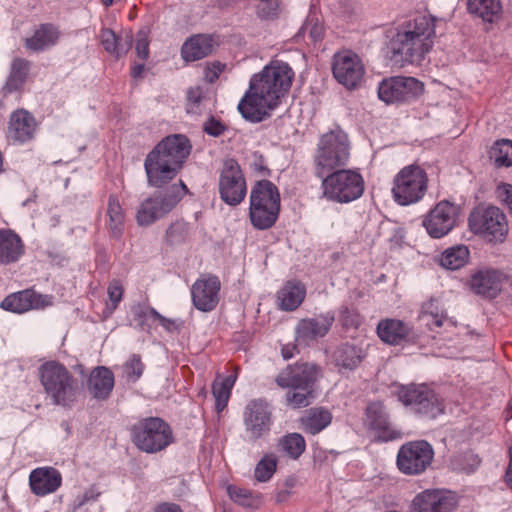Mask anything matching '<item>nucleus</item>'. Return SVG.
<instances>
[{
  "instance_id": "obj_5",
  "label": "nucleus",
  "mask_w": 512,
  "mask_h": 512,
  "mask_svg": "<svg viewBox=\"0 0 512 512\" xmlns=\"http://www.w3.org/2000/svg\"><path fill=\"white\" fill-rule=\"evenodd\" d=\"M351 159V143L342 130H330L320 136L312 164L318 178L348 166Z\"/></svg>"
},
{
  "instance_id": "obj_56",
  "label": "nucleus",
  "mask_w": 512,
  "mask_h": 512,
  "mask_svg": "<svg viewBox=\"0 0 512 512\" xmlns=\"http://www.w3.org/2000/svg\"><path fill=\"white\" fill-rule=\"evenodd\" d=\"M226 130V126L214 117L209 118L204 124V131L214 137L222 135Z\"/></svg>"
},
{
  "instance_id": "obj_31",
  "label": "nucleus",
  "mask_w": 512,
  "mask_h": 512,
  "mask_svg": "<svg viewBox=\"0 0 512 512\" xmlns=\"http://www.w3.org/2000/svg\"><path fill=\"white\" fill-rule=\"evenodd\" d=\"M227 370L230 373L227 377L221 378L218 374L212 384V394L215 399V410L218 414L223 412L228 405L232 388L238 378L240 367L238 365L228 363Z\"/></svg>"
},
{
  "instance_id": "obj_42",
  "label": "nucleus",
  "mask_w": 512,
  "mask_h": 512,
  "mask_svg": "<svg viewBox=\"0 0 512 512\" xmlns=\"http://www.w3.org/2000/svg\"><path fill=\"white\" fill-rule=\"evenodd\" d=\"M470 257L469 249L466 245L459 244L446 249L440 257V265L449 270L462 268Z\"/></svg>"
},
{
  "instance_id": "obj_47",
  "label": "nucleus",
  "mask_w": 512,
  "mask_h": 512,
  "mask_svg": "<svg viewBox=\"0 0 512 512\" xmlns=\"http://www.w3.org/2000/svg\"><path fill=\"white\" fill-rule=\"evenodd\" d=\"M277 457L272 454H265L262 459L257 463L254 471V476L259 482L268 481L277 469Z\"/></svg>"
},
{
  "instance_id": "obj_11",
  "label": "nucleus",
  "mask_w": 512,
  "mask_h": 512,
  "mask_svg": "<svg viewBox=\"0 0 512 512\" xmlns=\"http://www.w3.org/2000/svg\"><path fill=\"white\" fill-rule=\"evenodd\" d=\"M435 452L426 440H412L402 444L396 455L398 471L409 477L425 474L434 462Z\"/></svg>"
},
{
  "instance_id": "obj_48",
  "label": "nucleus",
  "mask_w": 512,
  "mask_h": 512,
  "mask_svg": "<svg viewBox=\"0 0 512 512\" xmlns=\"http://www.w3.org/2000/svg\"><path fill=\"white\" fill-rule=\"evenodd\" d=\"M100 41L105 51L115 59H119L126 52L121 47V38L109 28H103L101 30Z\"/></svg>"
},
{
  "instance_id": "obj_51",
  "label": "nucleus",
  "mask_w": 512,
  "mask_h": 512,
  "mask_svg": "<svg viewBox=\"0 0 512 512\" xmlns=\"http://www.w3.org/2000/svg\"><path fill=\"white\" fill-rule=\"evenodd\" d=\"M124 373L129 380L136 381L143 373L144 365L139 355H133L123 366Z\"/></svg>"
},
{
  "instance_id": "obj_12",
  "label": "nucleus",
  "mask_w": 512,
  "mask_h": 512,
  "mask_svg": "<svg viewBox=\"0 0 512 512\" xmlns=\"http://www.w3.org/2000/svg\"><path fill=\"white\" fill-rule=\"evenodd\" d=\"M396 395L405 406L427 419H435L444 413L445 405L442 399L426 384L401 385Z\"/></svg>"
},
{
  "instance_id": "obj_24",
  "label": "nucleus",
  "mask_w": 512,
  "mask_h": 512,
  "mask_svg": "<svg viewBox=\"0 0 512 512\" xmlns=\"http://www.w3.org/2000/svg\"><path fill=\"white\" fill-rule=\"evenodd\" d=\"M52 305V297L36 292L32 288L7 295L0 307L6 311L23 314L30 310H40Z\"/></svg>"
},
{
  "instance_id": "obj_54",
  "label": "nucleus",
  "mask_w": 512,
  "mask_h": 512,
  "mask_svg": "<svg viewBox=\"0 0 512 512\" xmlns=\"http://www.w3.org/2000/svg\"><path fill=\"white\" fill-rule=\"evenodd\" d=\"M497 197L512 216V185L503 183L497 187Z\"/></svg>"
},
{
  "instance_id": "obj_43",
  "label": "nucleus",
  "mask_w": 512,
  "mask_h": 512,
  "mask_svg": "<svg viewBox=\"0 0 512 512\" xmlns=\"http://www.w3.org/2000/svg\"><path fill=\"white\" fill-rule=\"evenodd\" d=\"M278 448L289 459L298 460L306 450V441L300 433H288L279 439Z\"/></svg>"
},
{
  "instance_id": "obj_13",
  "label": "nucleus",
  "mask_w": 512,
  "mask_h": 512,
  "mask_svg": "<svg viewBox=\"0 0 512 512\" xmlns=\"http://www.w3.org/2000/svg\"><path fill=\"white\" fill-rule=\"evenodd\" d=\"M363 426L374 442L386 443L402 438L403 433L391 421L383 401H370L363 414Z\"/></svg>"
},
{
  "instance_id": "obj_44",
  "label": "nucleus",
  "mask_w": 512,
  "mask_h": 512,
  "mask_svg": "<svg viewBox=\"0 0 512 512\" xmlns=\"http://www.w3.org/2000/svg\"><path fill=\"white\" fill-rule=\"evenodd\" d=\"M470 13L492 22L498 18L502 11L500 0H468Z\"/></svg>"
},
{
  "instance_id": "obj_23",
  "label": "nucleus",
  "mask_w": 512,
  "mask_h": 512,
  "mask_svg": "<svg viewBox=\"0 0 512 512\" xmlns=\"http://www.w3.org/2000/svg\"><path fill=\"white\" fill-rule=\"evenodd\" d=\"M174 192L157 193L145 199L136 214L139 225L148 226L168 214L179 202Z\"/></svg>"
},
{
  "instance_id": "obj_46",
  "label": "nucleus",
  "mask_w": 512,
  "mask_h": 512,
  "mask_svg": "<svg viewBox=\"0 0 512 512\" xmlns=\"http://www.w3.org/2000/svg\"><path fill=\"white\" fill-rule=\"evenodd\" d=\"M301 34L313 43L321 42L325 35L323 22L317 15H309L301 28Z\"/></svg>"
},
{
  "instance_id": "obj_22",
  "label": "nucleus",
  "mask_w": 512,
  "mask_h": 512,
  "mask_svg": "<svg viewBox=\"0 0 512 512\" xmlns=\"http://www.w3.org/2000/svg\"><path fill=\"white\" fill-rule=\"evenodd\" d=\"M459 210L453 203L443 200L426 215L423 225L433 238H441L454 227Z\"/></svg>"
},
{
  "instance_id": "obj_32",
  "label": "nucleus",
  "mask_w": 512,
  "mask_h": 512,
  "mask_svg": "<svg viewBox=\"0 0 512 512\" xmlns=\"http://www.w3.org/2000/svg\"><path fill=\"white\" fill-rule=\"evenodd\" d=\"M24 253L25 246L20 236L11 229H0V265L19 261Z\"/></svg>"
},
{
  "instance_id": "obj_40",
  "label": "nucleus",
  "mask_w": 512,
  "mask_h": 512,
  "mask_svg": "<svg viewBox=\"0 0 512 512\" xmlns=\"http://www.w3.org/2000/svg\"><path fill=\"white\" fill-rule=\"evenodd\" d=\"M400 33H407L418 37H435L434 18L430 15L417 14L404 24Z\"/></svg>"
},
{
  "instance_id": "obj_49",
  "label": "nucleus",
  "mask_w": 512,
  "mask_h": 512,
  "mask_svg": "<svg viewBox=\"0 0 512 512\" xmlns=\"http://www.w3.org/2000/svg\"><path fill=\"white\" fill-rule=\"evenodd\" d=\"M451 464L455 470L470 473L479 466L480 458L472 450H467L455 455Z\"/></svg>"
},
{
  "instance_id": "obj_10",
  "label": "nucleus",
  "mask_w": 512,
  "mask_h": 512,
  "mask_svg": "<svg viewBox=\"0 0 512 512\" xmlns=\"http://www.w3.org/2000/svg\"><path fill=\"white\" fill-rule=\"evenodd\" d=\"M321 183L323 197L337 203H349L360 198L365 181L357 169L345 167L324 176Z\"/></svg>"
},
{
  "instance_id": "obj_9",
  "label": "nucleus",
  "mask_w": 512,
  "mask_h": 512,
  "mask_svg": "<svg viewBox=\"0 0 512 512\" xmlns=\"http://www.w3.org/2000/svg\"><path fill=\"white\" fill-rule=\"evenodd\" d=\"M132 443L140 451L155 454L174 441L171 426L159 417L140 419L130 429Z\"/></svg>"
},
{
  "instance_id": "obj_57",
  "label": "nucleus",
  "mask_w": 512,
  "mask_h": 512,
  "mask_svg": "<svg viewBox=\"0 0 512 512\" xmlns=\"http://www.w3.org/2000/svg\"><path fill=\"white\" fill-rule=\"evenodd\" d=\"M295 487V481L293 479H289L284 483V487L279 489L275 494V502L283 503L286 502L291 495L294 493L293 489Z\"/></svg>"
},
{
  "instance_id": "obj_30",
  "label": "nucleus",
  "mask_w": 512,
  "mask_h": 512,
  "mask_svg": "<svg viewBox=\"0 0 512 512\" xmlns=\"http://www.w3.org/2000/svg\"><path fill=\"white\" fill-rule=\"evenodd\" d=\"M418 320L421 326L427 327L431 332V334L426 335V338L434 340L447 321V314L440 302L431 298L422 304Z\"/></svg>"
},
{
  "instance_id": "obj_21",
  "label": "nucleus",
  "mask_w": 512,
  "mask_h": 512,
  "mask_svg": "<svg viewBox=\"0 0 512 512\" xmlns=\"http://www.w3.org/2000/svg\"><path fill=\"white\" fill-rule=\"evenodd\" d=\"M244 425L252 441L268 435L272 425L269 404L263 399L251 400L244 410Z\"/></svg>"
},
{
  "instance_id": "obj_8",
  "label": "nucleus",
  "mask_w": 512,
  "mask_h": 512,
  "mask_svg": "<svg viewBox=\"0 0 512 512\" xmlns=\"http://www.w3.org/2000/svg\"><path fill=\"white\" fill-rule=\"evenodd\" d=\"M468 228L489 243H503L509 227L505 213L496 206L479 204L468 216Z\"/></svg>"
},
{
  "instance_id": "obj_61",
  "label": "nucleus",
  "mask_w": 512,
  "mask_h": 512,
  "mask_svg": "<svg viewBox=\"0 0 512 512\" xmlns=\"http://www.w3.org/2000/svg\"><path fill=\"white\" fill-rule=\"evenodd\" d=\"M298 353H299V349H298L297 344H295V343L285 344L281 348V355L285 360H289V359L293 358Z\"/></svg>"
},
{
  "instance_id": "obj_38",
  "label": "nucleus",
  "mask_w": 512,
  "mask_h": 512,
  "mask_svg": "<svg viewBox=\"0 0 512 512\" xmlns=\"http://www.w3.org/2000/svg\"><path fill=\"white\" fill-rule=\"evenodd\" d=\"M106 216V225L110 236L113 238L121 237L125 227V212L115 194H111L108 198Z\"/></svg>"
},
{
  "instance_id": "obj_17",
  "label": "nucleus",
  "mask_w": 512,
  "mask_h": 512,
  "mask_svg": "<svg viewBox=\"0 0 512 512\" xmlns=\"http://www.w3.org/2000/svg\"><path fill=\"white\" fill-rule=\"evenodd\" d=\"M331 70L335 80L348 90L358 88L365 75V66L360 56L349 49L336 52L332 57Z\"/></svg>"
},
{
  "instance_id": "obj_53",
  "label": "nucleus",
  "mask_w": 512,
  "mask_h": 512,
  "mask_svg": "<svg viewBox=\"0 0 512 512\" xmlns=\"http://www.w3.org/2000/svg\"><path fill=\"white\" fill-rule=\"evenodd\" d=\"M225 68L226 64L220 61L208 62L204 69L205 81L211 84L216 82Z\"/></svg>"
},
{
  "instance_id": "obj_36",
  "label": "nucleus",
  "mask_w": 512,
  "mask_h": 512,
  "mask_svg": "<svg viewBox=\"0 0 512 512\" xmlns=\"http://www.w3.org/2000/svg\"><path fill=\"white\" fill-rule=\"evenodd\" d=\"M306 297V287L300 281H287L278 291L279 308L284 311L296 310Z\"/></svg>"
},
{
  "instance_id": "obj_34",
  "label": "nucleus",
  "mask_w": 512,
  "mask_h": 512,
  "mask_svg": "<svg viewBox=\"0 0 512 512\" xmlns=\"http://www.w3.org/2000/svg\"><path fill=\"white\" fill-rule=\"evenodd\" d=\"M332 420L333 415L330 410L324 407H313L299 418V425L304 433L314 436L326 429Z\"/></svg>"
},
{
  "instance_id": "obj_15",
  "label": "nucleus",
  "mask_w": 512,
  "mask_h": 512,
  "mask_svg": "<svg viewBox=\"0 0 512 512\" xmlns=\"http://www.w3.org/2000/svg\"><path fill=\"white\" fill-rule=\"evenodd\" d=\"M433 39L398 32L391 42V61L398 67L419 64L432 49Z\"/></svg>"
},
{
  "instance_id": "obj_35",
  "label": "nucleus",
  "mask_w": 512,
  "mask_h": 512,
  "mask_svg": "<svg viewBox=\"0 0 512 512\" xmlns=\"http://www.w3.org/2000/svg\"><path fill=\"white\" fill-rule=\"evenodd\" d=\"M60 33L51 23L40 24L31 37L24 39L25 48L31 52L43 51L58 42Z\"/></svg>"
},
{
  "instance_id": "obj_28",
  "label": "nucleus",
  "mask_w": 512,
  "mask_h": 512,
  "mask_svg": "<svg viewBox=\"0 0 512 512\" xmlns=\"http://www.w3.org/2000/svg\"><path fill=\"white\" fill-rule=\"evenodd\" d=\"M38 127L35 117L27 110H15L9 119L8 137L14 142L25 143L34 138Z\"/></svg>"
},
{
  "instance_id": "obj_1",
  "label": "nucleus",
  "mask_w": 512,
  "mask_h": 512,
  "mask_svg": "<svg viewBox=\"0 0 512 512\" xmlns=\"http://www.w3.org/2000/svg\"><path fill=\"white\" fill-rule=\"evenodd\" d=\"M293 79L294 71L287 63L272 60L251 77L249 88L238 104L242 117L253 123L270 117L271 111L288 94Z\"/></svg>"
},
{
  "instance_id": "obj_60",
  "label": "nucleus",
  "mask_w": 512,
  "mask_h": 512,
  "mask_svg": "<svg viewBox=\"0 0 512 512\" xmlns=\"http://www.w3.org/2000/svg\"><path fill=\"white\" fill-rule=\"evenodd\" d=\"M253 171L258 175L267 177L270 176V169L265 165L262 156H258L256 161L253 163Z\"/></svg>"
},
{
  "instance_id": "obj_19",
  "label": "nucleus",
  "mask_w": 512,
  "mask_h": 512,
  "mask_svg": "<svg viewBox=\"0 0 512 512\" xmlns=\"http://www.w3.org/2000/svg\"><path fill=\"white\" fill-rule=\"evenodd\" d=\"M458 505L456 493L444 489H426L414 496L410 512H454Z\"/></svg>"
},
{
  "instance_id": "obj_20",
  "label": "nucleus",
  "mask_w": 512,
  "mask_h": 512,
  "mask_svg": "<svg viewBox=\"0 0 512 512\" xmlns=\"http://www.w3.org/2000/svg\"><path fill=\"white\" fill-rule=\"evenodd\" d=\"M221 281L213 274H202L191 286L193 306L201 312L215 310L220 302Z\"/></svg>"
},
{
  "instance_id": "obj_25",
  "label": "nucleus",
  "mask_w": 512,
  "mask_h": 512,
  "mask_svg": "<svg viewBox=\"0 0 512 512\" xmlns=\"http://www.w3.org/2000/svg\"><path fill=\"white\" fill-rule=\"evenodd\" d=\"M32 62L27 58L15 56L12 58L8 76L1 88V95L7 98L12 94H17L21 99L25 91V86L31 78Z\"/></svg>"
},
{
  "instance_id": "obj_39",
  "label": "nucleus",
  "mask_w": 512,
  "mask_h": 512,
  "mask_svg": "<svg viewBox=\"0 0 512 512\" xmlns=\"http://www.w3.org/2000/svg\"><path fill=\"white\" fill-rule=\"evenodd\" d=\"M333 358L335 366L339 371H352L360 365L364 355L361 348L349 343H344L335 350Z\"/></svg>"
},
{
  "instance_id": "obj_52",
  "label": "nucleus",
  "mask_w": 512,
  "mask_h": 512,
  "mask_svg": "<svg viewBox=\"0 0 512 512\" xmlns=\"http://www.w3.org/2000/svg\"><path fill=\"white\" fill-rule=\"evenodd\" d=\"M339 317L343 327L347 329L357 328L360 325V315L356 310L343 307L340 310Z\"/></svg>"
},
{
  "instance_id": "obj_55",
  "label": "nucleus",
  "mask_w": 512,
  "mask_h": 512,
  "mask_svg": "<svg viewBox=\"0 0 512 512\" xmlns=\"http://www.w3.org/2000/svg\"><path fill=\"white\" fill-rule=\"evenodd\" d=\"M143 315L149 319L158 321L160 325H162L166 330L170 332L178 328L174 320L165 318L153 308H150L147 311L143 312Z\"/></svg>"
},
{
  "instance_id": "obj_37",
  "label": "nucleus",
  "mask_w": 512,
  "mask_h": 512,
  "mask_svg": "<svg viewBox=\"0 0 512 512\" xmlns=\"http://www.w3.org/2000/svg\"><path fill=\"white\" fill-rule=\"evenodd\" d=\"M87 386L94 398L106 399L114 387V375L106 367H97L90 373Z\"/></svg>"
},
{
  "instance_id": "obj_14",
  "label": "nucleus",
  "mask_w": 512,
  "mask_h": 512,
  "mask_svg": "<svg viewBox=\"0 0 512 512\" xmlns=\"http://www.w3.org/2000/svg\"><path fill=\"white\" fill-rule=\"evenodd\" d=\"M218 191L221 200L229 206H237L245 199L247 182L237 160L230 158L224 161L219 173Z\"/></svg>"
},
{
  "instance_id": "obj_2",
  "label": "nucleus",
  "mask_w": 512,
  "mask_h": 512,
  "mask_svg": "<svg viewBox=\"0 0 512 512\" xmlns=\"http://www.w3.org/2000/svg\"><path fill=\"white\" fill-rule=\"evenodd\" d=\"M191 148L189 139L181 134L169 135L161 140L144 162L148 184L161 188L171 182L182 170Z\"/></svg>"
},
{
  "instance_id": "obj_64",
  "label": "nucleus",
  "mask_w": 512,
  "mask_h": 512,
  "mask_svg": "<svg viewBox=\"0 0 512 512\" xmlns=\"http://www.w3.org/2000/svg\"><path fill=\"white\" fill-rule=\"evenodd\" d=\"M189 100L195 104L199 103L201 101V95L199 91H190Z\"/></svg>"
},
{
  "instance_id": "obj_58",
  "label": "nucleus",
  "mask_w": 512,
  "mask_h": 512,
  "mask_svg": "<svg viewBox=\"0 0 512 512\" xmlns=\"http://www.w3.org/2000/svg\"><path fill=\"white\" fill-rule=\"evenodd\" d=\"M135 50L138 58H140L142 61H146L149 58V40L145 35L138 36Z\"/></svg>"
},
{
  "instance_id": "obj_27",
  "label": "nucleus",
  "mask_w": 512,
  "mask_h": 512,
  "mask_svg": "<svg viewBox=\"0 0 512 512\" xmlns=\"http://www.w3.org/2000/svg\"><path fill=\"white\" fill-rule=\"evenodd\" d=\"M62 485L61 472L52 466H43L33 469L29 474V487L31 492L44 497L55 493Z\"/></svg>"
},
{
  "instance_id": "obj_18",
  "label": "nucleus",
  "mask_w": 512,
  "mask_h": 512,
  "mask_svg": "<svg viewBox=\"0 0 512 512\" xmlns=\"http://www.w3.org/2000/svg\"><path fill=\"white\" fill-rule=\"evenodd\" d=\"M424 83L414 77L394 76L379 85L378 96L387 104L407 102L424 93Z\"/></svg>"
},
{
  "instance_id": "obj_3",
  "label": "nucleus",
  "mask_w": 512,
  "mask_h": 512,
  "mask_svg": "<svg viewBox=\"0 0 512 512\" xmlns=\"http://www.w3.org/2000/svg\"><path fill=\"white\" fill-rule=\"evenodd\" d=\"M321 372L319 365L308 361L287 365L275 378L279 388L287 389L286 405L292 409L308 407L316 397L315 384Z\"/></svg>"
},
{
  "instance_id": "obj_4",
  "label": "nucleus",
  "mask_w": 512,
  "mask_h": 512,
  "mask_svg": "<svg viewBox=\"0 0 512 512\" xmlns=\"http://www.w3.org/2000/svg\"><path fill=\"white\" fill-rule=\"evenodd\" d=\"M39 381L54 405L71 407L81 392L77 377L61 362L49 360L38 368Z\"/></svg>"
},
{
  "instance_id": "obj_41",
  "label": "nucleus",
  "mask_w": 512,
  "mask_h": 512,
  "mask_svg": "<svg viewBox=\"0 0 512 512\" xmlns=\"http://www.w3.org/2000/svg\"><path fill=\"white\" fill-rule=\"evenodd\" d=\"M227 493L234 503L245 508L258 509L263 502L262 495L259 492L245 487L229 485Z\"/></svg>"
},
{
  "instance_id": "obj_62",
  "label": "nucleus",
  "mask_w": 512,
  "mask_h": 512,
  "mask_svg": "<svg viewBox=\"0 0 512 512\" xmlns=\"http://www.w3.org/2000/svg\"><path fill=\"white\" fill-rule=\"evenodd\" d=\"M145 71L144 63H134L130 69V75L133 79H142Z\"/></svg>"
},
{
  "instance_id": "obj_29",
  "label": "nucleus",
  "mask_w": 512,
  "mask_h": 512,
  "mask_svg": "<svg viewBox=\"0 0 512 512\" xmlns=\"http://www.w3.org/2000/svg\"><path fill=\"white\" fill-rule=\"evenodd\" d=\"M333 322L334 316L330 314L301 319L295 329L296 340L307 343L319 337H324L329 332Z\"/></svg>"
},
{
  "instance_id": "obj_45",
  "label": "nucleus",
  "mask_w": 512,
  "mask_h": 512,
  "mask_svg": "<svg viewBox=\"0 0 512 512\" xmlns=\"http://www.w3.org/2000/svg\"><path fill=\"white\" fill-rule=\"evenodd\" d=\"M489 156L498 167L512 166V141L508 139L497 140L491 147Z\"/></svg>"
},
{
  "instance_id": "obj_63",
  "label": "nucleus",
  "mask_w": 512,
  "mask_h": 512,
  "mask_svg": "<svg viewBox=\"0 0 512 512\" xmlns=\"http://www.w3.org/2000/svg\"><path fill=\"white\" fill-rule=\"evenodd\" d=\"M510 463L506 470L505 480L507 485L512 489V448L509 449Z\"/></svg>"
},
{
  "instance_id": "obj_6",
  "label": "nucleus",
  "mask_w": 512,
  "mask_h": 512,
  "mask_svg": "<svg viewBox=\"0 0 512 512\" xmlns=\"http://www.w3.org/2000/svg\"><path fill=\"white\" fill-rule=\"evenodd\" d=\"M281 197L275 184L269 180L257 181L250 192L249 219L258 230L271 228L277 221Z\"/></svg>"
},
{
  "instance_id": "obj_33",
  "label": "nucleus",
  "mask_w": 512,
  "mask_h": 512,
  "mask_svg": "<svg viewBox=\"0 0 512 512\" xmlns=\"http://www.w3.org/2000/svg\"><path fill=\"white\" fill-rule=\"evenodd\" d=\"M214 49V40L207 34L189 37L181 47V57L185 62H195L209 56Z\"/></svg>"
},
{
  "instance_id": "obj_26",
  "label": "nucleus",
  "mask_w": 512,
  "mask_h": 512,
  "mask_svg": "<svg viewBox=\"0 0 512 512\" xmlns=\"http://www.w3.org/2000/svg\"><path fill=\"white\" fill-rule=\"evenodd\" d=\"M376 333L383 343L392 346L402 345L407 342H417L412 327L400 319H381L377 324Z\"/></svg>"
},
{
  "instance_id": "obj_59",
  "label": "nucleus",
  "mask_w": 512,
  "mask_h": 512,
  "mask_svg": "<svg viewBox=\"0 0 512 512\" xmlns=\"http://www.w3.org/2000/svg\"><path fill=\"white\" fill-rule=\"evenodd\" d=\"M152 512H184L179 504L173 502H160L154 506Z\"/></svg>"
},
{
  "instance_id": "obj_16",
  "label": "nucleus",
  "mask_w": 512,
  "mask_h": 512,
  "mask_svg": "<svg viewBox=\"0 0 512 512\" xmlns=\"http://www.w3.org/2000/svg\"><path fill=\"white\" fill-rule=\"evenodd\" d=\"M467 286L475 295L486 300H493L506 287H510L512 290V277L503 270L485 267L471 273L467 280Z\"/></svg>"
},
{
  "instance_id": "obj_7",
  "label": "nucleus",
  "mask_w": 512,
  "mask_h": 512,
  "mask_svg": "<svg viewBox=\"0 0 512 512\" xmlns=\"http://www.w3.org/2000/svg\"><path fill=\"white\" fill-rule=\"evenodd\" d=\"M429 176L418 163L402 167L393 177L391 194L400 206H409L420 202L427 194Z\"/></svg>"
},
{
  "instance_id": "obj_50",
  "label": "nucleus",
  "mask_w": 512,
  "mask_h": 512,
  "mask_svg": "<svg viewBox=\"0 0 512 512\" xmlns=\"http://www.w3.org/2000/svg\"><path fill=\"white\" fill-rule=\"evenodd\" d=\"M107 293L109 297L107 307L112 312L118 307L124 295V287L121 281L117 279L112 280L108 285Z\"/></svg>"
}]
</instances>
